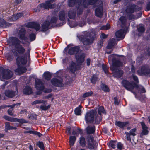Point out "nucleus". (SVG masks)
<instances>
[{
    "label": "nucleus",
    "mask_w": 150,
    "mask_h": 150,
    "mask_svg": "<svg viewBox=\"0 0 150 150\" xmlns=\"http://www.w3.org/2000/svg\"><path fill=\"white\" fill-rule=\"evenodd\" d=\"M116 55L115 54H111L108 57V59L109 61L112 60V64L110 69L112 71L113 76L119 78L122 76L123 73V71L120 68L122 66L123 64L118 57H116Z\"/></svg>",
    "instance_id": "nucleus-1"
},
{
    "label": "nucleus",
    "mask_w": 150,
    "mask_h": 150,
    "mask_svg": "<svg viewBox=\"0 0 150 150\" xmlns=\"http://www.w3.org/2000/svg\"><path fill=\"white\" fill-rule=\"evenodd\" d=\"M68 53L70 55L75 54L77 61L79 64L82 63L84 60L85 54L82 52L79 46L70 48L68 51Z\"/></svg>",
    "instance_id": "nucleus-2"
},
{
    "label": "nucleus",
    "mask_w": 150,
    "mask_h": 150,
    "mask_svg": "<svg viewBox=\"0 0 150 150\" xmlns=\"http://www.w3.org/2000/svg\"><path fill=\"white\" fill-rule=\"evenodd\" d=\"M68 53L70 55L75 54L77 61L79 64L82 63L84 60L85 54L82 52L79 46L70 48L68 51Z\"/></svg>",
    "instance_id": "nucleus-3"
},
{
    "label": "nucleus",
    "mask_w": 150,
    "mask_h": 150,
    "mask_svg": "<svg viewBox=\"0 0 150 150\" xmlns=\"http://www.w3.org/2000/svg\"><path fill=\"white\" fill-rule=\"evenodd\" d=\"M20 41L16 38L12 37L9 40V43L10 47L14 46L15 50L20 54H23L25 51V49L23 46L20 44Z\"/></svg>",
    "instance_id": "nucleus-4"
},
{
    "label": "nucleus",
    "mask_w": 150,
    "mask_h": 150,
    "mask_svg": "<svg viewBox=\"0 0 150 150\" xmlns=\"http://www.w3.org/2000/svg\"><path fill=\"white\" fill-rule=\"evenodd\" d=\"M93 33H89L85 32L84 35L80 36L79 39L81 41L83 44L86 45H88L91 44L93 40Z\"/></svg>",
    "instance_id": "nucleus-5"
},
{
    "label": "nucleus",
    "mask_w": 150,
    "mask_h": 150,
    "mask_svg": "<svg viewBox=\"0 0 150 150\" xmlns=\"http://www.w3.org/2000/svg\"><path fill=\"white\" fill-rule=\"evenodd\" d=\"M123 86L126 89L133 93H135L137 91L141 93L146 92L145 88L141 85H123Z\"/></svg>",
    "instance_id": "nucleus-6"
},
{
    "label": "nucleus",
    "mask_w": 150,
    "mask_h": 150,
    "mask_svg": "<svg viewBox=\"0 0 150 150\" xmlns=\"http://www.w3.org/2000/svg\"><path fill=\"white\" fill-rule=\"evenodd\" d=\"M13 75V72L9 70L5 69L3 67H0V79L1 80L9 79Z\"/></svg>",
    "instance_id": "nucleus-7"
},
{
    "label": "nucleus",
    "mask_w": 150,
    "mask_h": 150,
    "mask_svg": "<svg viewBox=\"0 0 150 150\" xmlns=\"http://www.w3.org/2000/svg\"><path fill=\"white\" fill-rule=\"evenodd\" d=\"M86 0H68V5L69 7H72L75 4H78V5L80 6L81 5H83L85 7L87 6H85L84 3ZM79 6L77 10V13L78 15H81L82 12V10L80 8Z\"/></svg>",
    "instance_id": "nucleus-8"
},
{
    "label": "nucleus",
    "mask_w": 150,
    "mask_h": 150,
    "mask_svg": "<svg viewBox=\"0 0 150 150\" xmlns=\"http://www.w3.org/2000/svg\"><path fill=\"white\" fill-rule=\"evenodd\" d=\"M37 91L35 93L37 95H41L42 92L45 93H49L52 92V90L51 88H45L44 85H35Z\"/></svg>",
    "instance_id": "nucleus-9"
},
{
    "label": "nucleus",
    "mask_w": 150,
    "mask_h": 150,
    "mask_svg": "<svg viewBox=\"0 0 150 150\" xmlns=\"http://www.w3.org/2000/svg\"><path fill=\"white\" fill-rule=\"evenodd\" d=\"M96 112L92 110L87 112L85 116V119L87 123H92L94 120V117L96 115Z\"/></svg>",
    "instance_id": "nucleus-10"
},
{
    "label": "nucleus",
    "mask_w": 150,
    "mask_h": 150,
    "mask_svg": "<svg viewBox=\"0 0 150 150\" xmlns=\"http://www.w3.org/2000/svg\"><path fill=\"white\" fill-rule=\"evenodd\" d=\"M54 1L55 0H47L45 3L41 4L40 5V6L45 9L53 8L56 6V4L53 3Z\"/></svg>",
    "instance_id": "nucleus-11"
},
{
    "label": "nucleus",
    "mask_w": 150,
    "mask_h": 150,
    "mask_svg": "<svg viewBox=\"0 0 150 150\" xmlns=\"http://www.w3.org/2000/svg\"><path fill=\"white\" fill-rule=\"evenodd\" d=\"M87 139L88 142V148L90 149H93L96 147V143L94 141V138L91 135H88Z\"/></svg>",
    "instance_id": "nucleus-12"
},
{
    "label": "nucleus",
    "mask_w": 150,
    "mask_h": 150,
    "mask_svg": "<svg viewBox=\"0 0 150 150\" xmlns=\"http://www.w3.org/2000/svg\"><path fill=\"white\" fill-rule=\"evenodd\" d=\"M100 4V6L95 10L96 15L98 17L101 18L103 15V8L102 6V2L101 1H99Z\"/></svg>",
    "instance_id": "nucleus-13"
},
{
    "label": "nucleus",
    "mask_w": 150,
    "mask_h": 150,
    "mask_svg": "<svg viewBox=\"0 0 150 150\" xmlns=\"http://www.w3.org/2000/svg\"><path fill=\"white\" fill-rule=\"evenodd\" d=\"M27 61L25 57L23 56L18 57L16 59V62L17 65L20 66L21 64H25Z\"/></svg>",
    "instance_id": "nucleus-14"
},
{
    "label": "nucleus",
    "mask_w": 150,
    "mask_h": 150,
    "mask_svg": "<svg viewBox=\"0 0 150 150\" xmlns=\"http://www.w3.org/2000/svg\"><path fill=\"white\" fill-rule=\"evenodd\" d=\"M129 122L128 121L123 122L116 121L115 122V125L122 129H124V128L126 127L127 125H129Z\"/></svg>",
    "instance_id": "nucleus-15"
},
{
    "label": "nucleus",
    "mask_w": 150,
    "mask_h": 150,
    "mask_svg": "<svg viewBox=\"0 0 150 150\" xmlns=\"http://www.w3.org/2000/svg\"><path fill=\"white\" fill-rule=\"evenodd\" d=\"M62 79L60 78H53L51 80L52 84H61L62 83Z\"/></svg>",
    "instance_id": "nucleus-16"
},
{
    "label": "nucleus",
    "mask_w": 150,
    "mask_h": 150,
    "mask_svg": "<svg viewBox=\"0 0 150 150\" xmlns=\"http://www.w3.org/2000/svg\"><path fill=\"white\" fill-rule=\"evenodd\" d=\"M23 94L26 95H30L33 93L32 88L27 85L23 89Z\"/></svg>",
    "instance_id": "nucleus-17"
},
{
    "label": "nucleus",
    "mask_w": 150,
    "mask_h": 150,
    "mask_svg": "<svg viewBox=\"0 0 150 150\" xmlns=\"http://www.w3.org/2000/svg\"><path fill=\"white\" fill-rule=\"evenodd\" d=\"M4 94L6 96L9 98H13L15 95V92L12 90H6L5 91Z\"/></svg>",
    "instance_id": "nucleus-18"
},
{
    "label": "nucleus",
    "mask_w": 150,
    "mask_h": 150,
    "mask_svg": "<svg viewBox=\"0 0 150 150\" xmlns=\"http://www.w3.org/2000/svg\"><path fill=\"white\" fill-rule=\"evenodd\" d=\"M136 6L133 5L127 6L126 10V13L127 14L132 13H133L136 8Z\"/></svg>",
    "instance_id": "nucleus-19"
},
{
    "label": "nucleus",
    "mask_w": 150,
    "mask_h": 150,
    "mask_svg": "<svg viewBox=\"0 0 150 150\" xmlns=\"http://www.w3.org/2000/svg\"><path fill=\"white\" fill-rule=\"evenodd\" d=\"M87 133L88 135L93 134L95 131V127L94 125L93 126H88L86 129Z\"/></svg>",
    "instance_id": "nucleus-20"
},
{
    "label": "nucleus",
    "mask_w": 150,
    "mask_h": 150,
    "mask_svg": "<svg viewBox=\"0 0 150 150\" xmlns=\"http://www.w3.org/2000/svg\"><path fill=\"white\" fill-rule=\"evenodd\" d=\"M26 70V68L25 67H20L16 69L15 71L16 74H19L25 72Z\"/></svg>",
    "instance_id": "nucleus-21"
},
{
    "label": "nucleus",
    "mask_w": 150,
    "mask_h": 150,
    "mask_svg": "<svg viewBox=\"0 0 150 150\" xmlns=\"http://www.w3.org/2000/svg\"><path fill=\"white\" fill-rule=\"evenodd\" d=\"M125 34L124 30L122 29L120 30L115 33V35L117 37L121 38L122 39L124 38Z\"/></svg>",
    "instance_id": "nucleus-22"
},
{
    "label": "nucleus",
    "mask_w": 150,
    "mask_h": 150,
    "mask_svg": "<svg viewBox=\"0 0 150 150\" xmlns=\"http://www.w3.org/2000/svg\"><path fill=\"white\" fill-rule=\"evenodd\" d=\"M25 30L24 28H21L19 30L18 35L19 36L20 39L21 40H26L25 37Z\"/></svg>",
    "instance_id": "nucleus-23"
},
{
    "label": "nucleus",
    "mask_w": 150,
    "mask_h": 150,
    "mask_svg": "<svg viewBox=\"0 0 150 150\" xmlns=\"http://www.w3.org/2000/svg\"><path fill=\"white\" fill-rule=\"evenodd\" d=\"M140 72L142 74L145 75L149 73L150 69L148 67L143 66L140 69Z\"/></svg>",
    "instance_id": "nucleus-24"
},
{
    "label": "nucleus",
    "mask_w": 150,
    "mask_h": 150,
    "mask_svg": "<svg viewBox=\"0 0 150 150\" xmlns=\"http://www.w3.org/2000/svg\"><path fill=\"white\" fill-rule=\"evenodd\" d=\"M5 124V131L6 132H8V130H16L17 129L16 127L10 126L9 122H6Z\"/></svg>",
    "instance_id": "nucleus-25"
},
{
    "label": "nucleus",
    "mask_w": 150,
    "mask_h": 150,
    "mask_svg": "<svg viewBox=\"0 0 150 150\" xmlns=\"http://www.w3.org/2000/svg\"><path fill=\"white\" fill-rule=\"evenodd\" d=\"M116 40L114 38L110 39L108 42L107 48L108 49H111L116 44Z\"/></svg>",
    "instance_id": "nucleus-26"
},
{
    "label": "nucleus",
    "mask_w": 150,
    "mask_h": 150,
    "mask_svg": "<svg viewBox=\"0 0 150 150\" xmlns=\"http://www.w3.org/2000/svg\"><path fill=\"white\" fill-rule=\"evenodd\" d=\"M50 23L47 21L44 22L42 26V31H45L49 29V27Z\"/></svg>",
    "instance_id": "nucleus-27"
},
{
    "label": "nucleus",
    "mask_w": 150,
    "mask_h": 150,
    "mask_svg": "<svg viewBox=\"0 0 150 150\" xmlns=\"http://www.w3.org/2000/svg\"><path fill=\"white\" fill-rule=\"evenodd\" d=\"M117 145V141H116L111 140L108 143L109 147L111 149H114L116 148Z\"/></svg>",
    "instance_id": "nucleus-28"
},
{
    "label": "nucleus",
    "mask_w": 150,
    "mask_h": 150,
    "mask_svg": "<svg viewBox=\"0 0 150 150\" xmlns=\"http://www.w3.org/2000/svg\"><path fill=\"white\" fill-rule=\"evenodd\" d=\"M30 27L34 28L36 31H38L40 28V25L37 23H30Z\"/></svg>",
    "instance_id": "nucleus-29"
},
{
    "label": "nucleus",
    "mask_w": 150,
    "mask_h": 150,
    "mask_svg": "<svg viewBox=\"0 0 150 150\" xmlns=\"http://www.w3.org/2000/svg\"><path fill=\"white\" fill-rule=\"evenodd\" d=\"M23 16V14L21 13H17L16 15H14L10 18V21H15L21 17Z\"/></svg>",
    "instance_id": "nucleus-30"
},
{
    "label": "nucleus",
    "mask_w": 150,
    "mask_h": 150,
    "mask_svg": "<svg viewBox=\"0 0 150 150\" xmlns=\"http://www.w3.org/2000/svg\"><path fill=\"white\" fill-rule=\"evenodd\" d=\"M82 106L81 105H79V106L77 107L74 110V111L75 114L77 115H80L82 112L81 109Z\"/></svg>",
    "instance_id": "nucleus-31"
},
{
    "label": "nucleus",
    "mask_w": 150,
    "mask_h": 150,
    "mask_svg": "<svg viewBox=\"0 0 150 150\" xmlns=\"http://www.w3.org/2000/svg\"><path fill=\"white\" fill-rule=\"evenodd\" d=\"M137 30L139 33L138 34L139 36L141 35L145 31V29L144 27L142 25H139L137 27Z\"/></svg>",
    "instance_id": "nucleus-32"
},
{
    "label": "nucleus",
    "mask_w": 150,
    "mask_h": 150,
    "mask_svg": "<svg viewBox=\"0 0 150 150\" xmlns=\"http://www.w3.org/2000/svg\"><path fill=\"white\" fill-rule=\"evenodd\" d=\"M43 76L45 79L47 80H49L51 78L52 74L49 72H46L44 73Z\"/></svg>",
    "instance_id": "nucleus-33"
},
{
    "label": "nucleus",
    "mask_w": 150,
    "mask_h": 150,
    "mask_svg": "<svg viewBox=\"0 0 150 150\" xmlns=\"http://www.w3.org/2000/svg\"><path fill=\"white\" fill-rule=\"evenodd\" d=\"M76 64L73 62H72L69 67L70 71L71 72L74 73L76 70Z\"/></svg>",
    "instance_id": "nucleus-34"
},
{
    "label": "nucleus",
    "mask_w": 150,
    "mask_h": 150,
    "mask_svg": "<svg viewBox=\"0 0 150 150\" xmlns=\"http://www.w3.org/2000/svg\"><path fill=\"white\" fill-rule=\"evenodd\" d=\"M95 116L94 119L95 123L97 124H99L102 121V116L100 115L98 116L96 112Z\"/></svg>",
    "instance_id": "nucleus-35"
},
{
    "label": "nucleus",
    "mask_w": 150,
    "mask_h": 150,
    "mask_svg": "<svg viewBox=\"0 0 150 150\" xmlns=\"http://www.w3.org/2000/svg\"><path fill=\"white\" fill-rule=\"evenodd\" d=\"M79 143L82 147H84L86 146V141L84 137L81 136L79 138Z\"/></svg>",
    "instance_id": "nucleus-36"
},
{
    "label": "nucleus",
    "mask_w": 150,
    "mask_h": 150,
    "mask_svg": "<svg viewBox=\"0 0 150 150\" xmlns=\"http://www.w3.org/2000/svg\"><path fill=\"white\" fill-rule=\"evenodd\" d=\"M59 19L61 20L64 21L65 18V13L64 11H60L59 13Z\"/></svg>",
    "instance_id": "nucleus-37"
},
{
    "label": "nucleus",
    "mask_w": 150,
    "mask_h": 150,
    "mask_svg": "<svg viewBox=\"0 0 150 150\" xmlns=\"http://www.w3.org/2000/svg\"><path fill=\"white\" fill-rule=\"evenodd\" d=\"M76 139V138L75 136H71L69 137V142L71 146L74 145Z\"/></svg>",
    "instance_id": "nucleus-38"
},
{
    "label": "nucleus",
    "mask_w": 150,
    "mask_h": 150,
    "mask_svg": "<svg viewBox=\"0 0 150 150\" xmlns=\"http://www.w3.org/2000/svg\"><path fill=\"white\" fill-rule=\"evenodd\" d=\"M64 85H53V90L54 91H58L62 89Z\"/></svg>",
    "instance_id": "nucleus-39"
},
{
    "label": "nucleus",
    "mask_w": 150,
    "mask_h": 150,
    "mask_svg": "<svg viewBox=\"0 0 150 150\" xmlns=\"http://www.w3.org/2000/svg\"><path fill=\"white\" fill-rule=\"evenodd\" d=\"M76 13L72 11H69L68 12V16L70 19H74Z\"/></svg>",
    "instance_id": "nucleus-40"
},
{
    "label": "nucleus",
    "mask_w": 150,
    "mask_h": 150,
    "mask_svg": "<svg viewBox=\"0 0 150 150\" xmlns=\"http://www.w3.org/2000/svg\"><path fill=\"white\" fill-rule=\"evenodd\" d=\"M98 114L100 116H101L102 113L106 114V112L103 106L99 107L98 108Z\"/></svg>",
    "instance_id": "nucleus-41"
},
{
    "label": "nucleus",
    "mask_w": 150,
    "mask_h": 150,
    "mask_svg": "<svg viewBox=\"0 0 150 150\" xmlns=\"http://www.w3.org/2000/svg\"><path fill=\"white\" fill-rule=\"evenodd\" d=\"M15 104H14L12 105H11L10 106V107H11V108L8 110V114L10 115L14 116L15 115L13 114V113L12 112V111L13 110V108L15 106Z\"/></svg>",
    "instance_id": "nucleus-42"
},
{
    "label": "nucleus",
    "mask_w": 150,
    "mask_h": 150,
    "mask_svg": "<svg viewBox=\"0 0 150 150\" xmlns=\"http://www.w3.org/2000/svg\"><path fill=\"white\" fill-rule=\"evenodd\" d=\"M36 145L41 149V150H45L44 144L42 142L39 141L37 142Z\"/></svg>",
    "instance_id": "nucleus-43"
},
{
    "label": "nucleus",
    "mask_w": 150,
    "mask_h": 150,
    "mask_svg": "<svg viewBox=\"0 0 150 150\" xmlns=\"http://www.w3.org/2000/svg\"><path fill=\"white\" fill-rule=\"evenodd\" d=\"M46 102L42 100H35L32 103V104L33 105H35L36 104L43 103L45 104Z\"/></svg>",
    "instance_id": "nucleus-44"
},
{
    "label": "nucleus",
    "mask_w": 150,
    "mask_h": 150,
    "mask_svg": "<svg viewBox=\"0 0 150 150\" xmlns=\"http://www.w3.org/2000/svg\"><path fill=\"white\" fill-rule=\"evenodd\" d=\"M149 131L147 129H142V132L140 134V137L142 138L144 135H146L148 134Z\"/></svg>",
    "instance_id": "nucleus-45"
},
{
    "label": "nucleus",
    "mask_w": 150,
    "mask_h": 150,
    "mask_svg": "<svg viewBox=\"0 0 150 150\" xmlns=\"http://www.w3.org/2000/svg\"><path fill=\"white\" fill-rule=\"evenodd\" d=\"M129 133L131 136H132L133 137L137 135V129L134 128L132 129L130 131Z\"/></svg>",
    "instance_id": "nucleus-46"
},
{
    "label": "nucleus",
    "mask_w": 150,
    "mask_h": 150,
    "mask_svg": "<svg viewBox=\"0 0 150 150\" xmlns=\"http://www.w3.org/2000/svg\"><path fill=\"white\" fill-rule=\"evenodd\" d=\"M93 93V92L92 91H90L89 92H86L83 94L82 97L83 98L89 97V96H91Z\"/></svg>",
    "instance_id": "nucleus-47"
},
{
    "label": "nucleus",
    "mask_w": 150,
    "mask_h": 150,
    "mask_svg": "<svg viewBox=\"0 0 150 150\" xmlns=\"http://www.w3.org/2000/svg\"><path fill=\"white\" fill-rule=\"evenodd\" d=\"M14 122H18L22 124L26 122V120L23 119H18L17 118H14Z\"/></svg>",
    "instance_id": "nucleus-48"
},
{
    "label": "nucleus",
    "mask_w": 150,
    "mask_h": 150,
    "mask_svg": "<svg viewBox=\"0 0 150 150\" xmlns=\"http://www.w3.org/2000/svg\"><path fill=\"white\" fill-rule=\"evenodd\" d=\"M3 118L6 120L11 122H14V118L11 117L6 115L4 116Z\"/></svg>",
    "instance_id": "nucleus-49"
},
{
    "label": "nucleus",
    "mask_w": 150,
    "mask_h": 150,
    "mask_svg": "<svg viewBox=\"0 0 150 150\" xmlns=\"http://www.w3.org/2000/svg\"><path fill=\"white\" fill-rule=\"evenodd\" d=\"M101 87L102 90L105 92H109L110 91L109 87L107 85H102Z\"/></svg>",
    "instance_id": "nucleus-50"
},
{
    "label": "nucleus",
    "mask_w": 150,
    "mask_h": 150,
    "mask_svg": "<svg viewBox=\"0 0 150 150\" xmlns=\"http://www.w3.org/2000/svg\"><path fill=\"white\" fill-rule=\"evenodd\" d=\"M123 144L121 142H118L117 141V148L120 150H121L123 149Z\"/></svg>",
    "instance_id": "nucleus-51"
},
{
    "label": "nucleus",
    "mask_w": 150,
    "mask_h": 150,
    "mask_svg": "<svg viewBox=\"0 0 150 150\" xmlns=\"http://www.w3.org/2000/svg\"><path fill=\"white\" fill-rule=\"evenodd\" d=\"M119 20L121 22L122 24V26L123 27V25H124L126 21V19L124 16H121L119 19Z\"/></svg>",
    "instance_id": "nucleus-52"
},
{
    "label": "nucleus",
    "mask_w": 150,
    "mask_h": 150,
    "mask_svg": "<svg viewBox=\"0 0 150 150\" xmlns=\"http://www.w3.org/2000/svg\"><path fill=\"white\" fill-rule=\"evenodd\" d=\"M50 106L48 105L46 106L45 105H42L40 107V108L43 110H48L50 107Z\"/></svg>",
    "instance_id": "nucleus-53"
},
{
    "label": "nucleus",
    "mask_w": 150,
    "mask_h": 150,
    "mask_svg": "<svg viewBox=\"0 0 150 150\" xmlns=\"http://www.w3.org/2000/svg\"><path fill=\"white\" fill-rule=\"evenodd\" d=\"M102 69L105 74H107L108 72V67L107 66L103 64L102 65Z\"/></svg>",
    "instance_id": "nucleus-54"
},
{
    "label": "nucleus",
    "mask_w": 150,
    "mask_h": 150,
    "mask_svg": "<svg viewBox=\"0 0 150 150\" xmlns=\"http://www.w3.org/2000/svg\"><path fill=\"white\" fill-rule=\"evenodd\" d=\"M6 57H7V60L9 61L12 60L13 58L12 54L10 53L7 54Z\"/></svg>",
    "instance_id": "nucleus-55"
},
{
    "label": "nucleus",
    "mask_w": 150,
    "mask_h": 150,
    "mask_svg": "<svg viewBox=\"0 0 150 150\" xmlns=\"http://www.w3.org/2000/svg\"><path fill=\"white\" fill-rule=\"evenodd\" d=\"M125 134L126 135V139L127 141L131 142V138L130 136H131L130 134L127 132H125Z\"/></svg>",
    "instance_id": "nucleus-56"
},
{
    "label": "nucleus",
    "mask_w": 150,
    "mask_h": 150,
    "mask_svg": "<svg viewBox=\"0 0 150 150\" xmlns=\"http://www.w3.org/2000/svg\"><path fill=\"white\" fill-rule=\"evenodd\" d=\"M36 36L34 33H32L29 35V38L31 41L34 40L35 39Z\"/></svg>",
    "instance_id": "nucleus-57"
},
{
    "label": "nucleus",
    "mask_w": 150,
    "mask_h": 150,
    "mask_svg": "<svg viewBox=\"0 0 150 150\" xmlns=\"http://www.w3.org/2000/svg\"><path fill=\"white\" fill-rule=\"evenodd\" d=\"M110 28V25L107 24L105 25L102 26L101 28V29L103 30H107Z\"/></svg>",
    "instance_id": "nucleus-58"
},
{
    "label": "nucleus",
    "mask_w": 150,
    "mask_h": 150,
    "mask_svg": "<svg viewBox=\"0 0 150 150\" xmlns=\"http://www.w3.org/2000/svg\"><path fill=\"white\" fill-rule=\"evenodd\" d=\"M43 83L41 80L39 79L36 78L35 80V84H42Z\"/></svg>",
    "instance_id": "nucleus-59"
},
{
    "label": "nucleus",
    "mask_w": 150,
    "mask_h": 150,
    "mask_svg": "<svg viewBox=\"0 0 150 150\" xmlns=\"http://www.w3.org/2000/svg\"><path fill=\"white\" fill-rule=\"evenodd\" d=\"M97 80V77L95 76H93L91 79V81L92 83H96V81Z\"/></svg>",
    "instance_id": "nucleus-60"
},
{
    "label": "nucleus",
    "mask_w": 150,
    "mask_h": 150,
    "mask_svg": "<svg viewBox=\"0 0 150 150\" xmlns=\"http://www.w3.org/2000/svg\"><path fill=\"white\" fill-rule=\"evenodd\" d=\"M103 40H100L97 44L98 48L100 49L103 45Z\"/></svg>",
    "instance_id": "nucleus-61"
},
{
    "label": "nucleus",
    "mask_w": 150,
    "mask_h": 150,
    "mask_svg": "<svg viewBox=\"0 0 150 150\" xmlns=\"http://www.w3.org/2000/svg\"><path fill=\"white\" fill-rule=\"evenodd\" d=\"M132 77L133 80L135 81V84L138 83H139V81L137 77L134 75H133Z\"/></svg>",
    "instance_id": "nucleus-62"
},
{
    "label": "nucleus",
    "mask_w": 150,
    "mask_h": 150,
    "mask_svg": "<svg viewBox=\"0 0 150 150\" xmlns=\"http://www.w3.org/2000/svg\"><path fill=\"white\" fill-rule=\"evenodd\" d=\"M142 128V129H147L148 127L146 125L145 123L143 122H140Z\"/></svg>",
    "instance_id": "nucleus-63"
},
{
    "label": "nucleus",
    "mask_w": 150,
    "mask_h": 150,
    "mask_svg": "<svg viewBox=\"0 0 150 150\" xmlns=\"http://www.w3.org/2000/svg\"><path fill=\"white\" fill-rule=\"evenodd\" d=\"M128 14V15H127V17L129 19L131 20L134 19H136L135 17L132 14V13Z\"/></svg>",
    "instance_id": "nucleus-64"
}]
</instances>
